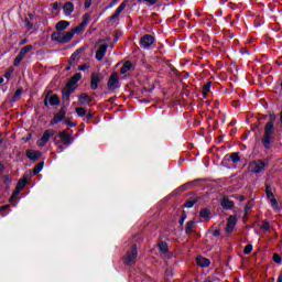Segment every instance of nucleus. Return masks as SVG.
<instances>
[{
  "mask_svg": "<svg viewBox=\"0 0 282 282\" xmlns=\"http://www.w3.org/2000/svg\"><path fill=\"white\" fill-rule=\"evenodd\" d=\"M234 107H237V104H236V105H234Z\"/></svg>",
  "mask_w": 282,
  "mask_h": 282,
  "instance_id": "obj_62",
  "label": "nucleus"
},
{
  "mask_svg": "<svg viewBox=\"0 0 282 282\" xmlns=\"http://www.w3.org/2000/svg\"><path fill=\"white\" fill-rule=\"evenodd\" d=\"M131 67H133V64L131 62H126L121 67V74H127L128 72H131Z\"/></svg>",
  "mask_w": 282,
  "mask_h": 282,
  "instance_id": "obj_28",
  "label": "nucleus"
},
{
  "mask_svg": "<svg viewBox=\"0 0 282 282\" xmlns=\"http://www.w3.org/2000/svg\"><path fill=\"white\" fill-rule=\"evenodd\" d=\"M23 58H24V57H23L22 55H20V53H19V54L17 55L14 62H13L14 67L21 65V61H23Z\"/></svg>",
  "mask_w": 282,
  "mask_h": 282,
  "instance_id": "obj_37",
  "label": "nucleus"
},
{
  "mask_svg": "<svg viewBox=\"0 0 282 282\" xmlns=\"http://www.w3.org/2000/svg\"><path fill=\"white\" fill-rule=\"evenodd\" d=\"M116 3H118V0H112V3H110V8H113V6H116Z\"/></svg>",
  "mask_w": 282,
  "mask_h": 282,
  "instance_id": "obj_51",
  "label": "nucleus"
},
{
  "mask_svg": "<svg viewBox=\"0 0 282 282\" xmlns=\"http://www.w3.org/2000/svg\"><path fill=\"white\" fill-rule=\"evenodd\" d=\"M4 182L7 183V184H10V176H4Z\"/></svg>",
  "mask_w": 282,
  "mask_h": 282,
  "instance_id": "obj_50",
  "label": "nucleus"
},
{
  "mask_svg": "<svg viewBox=\"0 0 282 282\" xmlns=\"http://www.w3.org/2000/svg\"><path fill=\"white\" fill-rule=\"evenodd\" d=\"M89 19H90L89 13L84 14L82 23L78 26H75L74 29L70 30V32H73V36L75 34H80V32H83L85 28H87V25L89 24Z\"/></svg>",
  "mask_w": 282,
  "mask_h": 282,
  "instance_id": "obj_7",
  "label": "nucleus"
},
{
  "mask_svg": "<svg viewBox=\"0 0 282 282\" xmlns=\"http://www.w3.org/2000/svg\"><path fill=\"white\" fill-rule=\"evenodd\" d=\"M91 1L93 0H85V8L87 9V8H91Z\"/></svg>",
  "mask_w": 282,
  "mask_h": 282,
  "instance_id": "obj_47",
  "label": "nucleus"
},
{
  "mask_svg": "<svg viewBox=\"0 0 282 282\" xmlns=\"http://www.w3.org/2000/svg\"><path fill=\"white\" fill-rule=\"evenodd\" d=\"M75 111L79 118L87 116V110H85V108H76Z\"/></svg>",
  "mask_w": 282,
  "mask_h": 282,
  "instance_id": "obj_35",
  "label": "nucleus"
},
{
  "mask_svg": "<svg viewBox=\"0 0 282 282\" xmlns=\"http://www.w3.org/2000/svg\"><path fill=\"white\" fill-rule=\"evenodd\" d=\"M6 208H8V206H1V207H0V213L3 212V210H6Z\"/></svg>",
  "mask_w": 282,
  "mask_h": 282,
  "instance_id": "obj_53",
  "label": "nucleus"
},
{
  "mask_svg": "<svg viewBox=\"0 0 282 282\" xmlns=\"http://www.w3.org/2000/svg\"><path fill=\"white\" fill-rule=\"evenodd\" d=\"M64 10V14L66 17H69V14H72V12H74V3L72 2H66L63 7Z\"/></svg>",
  "mask_w": 282,
  "mask_h": 282,
  "instance_id": "obj_23",
  "label": "nucleus"
},
{
  "mask_svg": "<svg viewBox=\"0 0 282 282\" xmlns=\"http://www.w3.org/2000/svg\"><path fill=\"white\" fill-rule=\"evenodd\" d=\"M159 250L160 252H162L163 254H166V252H169V245L166 242H161L159 245Z\"/></svg>",
  "mask_w": 282,
  "mask_h": 282,
  "instance_id": "obj_31",
  "label": "nucleus"
},
{
  "mask_svg": "<svg viewBox=\"0 0 282 282\" xmlns=\"http://www.w3.org/2000/svg\"><path fill=\"white\" fill-rule=\"evenodd\" d=\"M250 252H252V245H247L245 247L243 253L245 254H250Z\"/></svg>",
  "mask_w": 282,
  "mask_h": 282,
  "instance_id": "obj_42",
  "label": "nucleus"
},
{
  "mask_svg": "<svg viewBox=\"0 0 282 282\" xmlns=\"http://www.w3.org/2000/svg\"><path fill=\"white\" fill-rule=\"evenodd\" d=\"M230 160L234 164L241 162V158H239V153L237 152L230 154Z\"/></svg>",
  "mask_w": 282,
  "mask_h": 282,
  "instance_id": "obj_32",
  "label": "nucleus"
},
{
  "mask_svg": "<svg viewBox=\"0 0 282 282\" xmlns=\"http://www.w3.org/2000/svg\"><path fill=\"white\" fill-rule=\"evenodd\" d=\"M69 69H72V65L66 67V72H69Z\"/></svg>",
  "mask_w": 282,
  "mask_h": 282,
  "instance_id": "obj_58",
  "label": "nucleus"
},
{
  "mask_svg": "<svg viewBox=\"0 0 282 282\" xmlns=\"http://www.w3.org/2000/svg\"><path fill=\"white\" fill-rule=\"evenodd\" d=\"M53 10H58V3L53 4Z\"/></svg>",
  "mask_w": 282,
  "mask_h": 282,
  "instance_id": "obj_52",
  "label": "nucleus"
},
{
  "mask_svg": "<svg viewBox=\"0 0 282 282\" xmlns=\"http://www.w3.org/2000/svg\"><path fill=\"white\" fill-rule=\"evenodd\" d=\"M26 25H28V28H29L30 30H32V23L26 22Z\"/></svg>",
  "mask_w": 282,
  "mask_h": 282,
  "instance_id": "obj_55",
  "label": "nucleus"
},
{
  "mask_svg": "<svg viewBox=\"0 0 282 282\" xmlns=\"http://www.w3.org/2000/svg\"><path fill=\"white\" fill-rule=\"evenodd\" d=\"M270 203L272 208H274V210H279V202H276V198H271Z\"/></svg>",
  "mask_w": 282,
  "mask_h": 282,
  "instance_id": "obj_38",
  "label": "nucleus"
},
{
  "mask_svg": "<svg viewBox=\"0 0 282 282\" xmlns=\"http://www.w3.org/2000/svg\"><path fill=\"white\" fill-rule=\"evenodd\" d=\"M274 139V121H269L264 127V135L262 138V144L265 149H270L272 140Z\"/></svg>",
  "mask_w": 282,
  "mask_h": 282,
  "instance_id": "obj_1",
  "label": "nucleus"
},
{
  "mask_svg": "<svg viewBox=\"0 0 282 282\" xmlns=\"http://www.w3.org/2000/svg\"><path fill=\"white\" fill-rule=\"evenodd\" d=\"M4 77H6L8 80H10V78L12 77V73H6V74H4Z\"/></svg>",
  "mask_w": 282,
  "mask_h": 282,
  "instance_id": "obj_49",
  "label": "nucleus"
},
{
  "mask_svg": "<svg viewBox=\"0 0 282 282\" xmlns=\"http://www.w3.org/2000/svg\"><path fill=\"white\" fill-rule=\"evenodd\" d=\"M278 282H282V271H281V274L278 278Z\"/></svg>",
  "mask_w": 282,
  "mask_h": 282,
  "instance_id": "obj_54",
  "label": "nucleus"
},
{
  "mask_svg": "<svg viewBox=\"0 0 282 282\" xmlns=\"http://www.w3.org/2000/svg\"><path fill=\"white\" fill-rule=\"evenodd\" d=\"M80 78H83V74L77 73L73 77H70V79L68 80V83L66 85L68 87H73L76 89V85L78 84V80H80Z\"/></svg>",
  "mask_w": 282,
  "mask_h": 282,
  "instance_id": "obj_17",
  "label": "nucleus"
},
{
  "mask_svg": "<svg viewBox=\"0 0 282 282\" xmlns=\"http://www.w3.org/2000/svg\"><path fill=\"white\" fill-rule=\"evenodd\" d=\"M273 261H274V263H281V261H282L281 256H279V253H274Z\"/></svg>",
  "mask_w": 282,
  "mask_h": 282,
  "instance_id": "obj_43",
  "label": "nucleus"
},
{
  "mask_svg": "<svg viewBox=\"0 0 282 282\" xmlns=\"http://www.w3.org/2000/svg\"><path fill=\"white\" fill-rule=\"evenodd\" d=\"M210 87H213V83L208 82L206 85L203 86V97L206 98L210 93Z\"/></svg>",
  "mask_w": 282,
  "mask_h": 282,
  "instance_id": "obj_30",
  "label": "nucleus"
},
{
  "mask_svg": "<svg viewBox=\"0 0 282 282\" xmlns=\"http://www.w3.org/2000/svg\"><path fill=\"white\" fill-rule=\"evenodd\" d=\"M138 259V249L135 246H132L130 250L126 253V257H123V263L126 265H133Z\"/></svg>",
  "mask_w": 282,
  "mask_h": 282,
  "instance_id": "obj_3",
  "label": "nucleus"
},
{
  "mask_svg": "<svg viewBox=\"0 0 282 282\" xmlns=\"http://www.w3.org/2000/svg\"><path fill=\"white\" fill-rule=\"evenodd\" d=\"M209 232L213 237H219L221 235V229L209 230Z\"/></svg>",
  "mask_w": 282,
  "mask_h": 282,
  "instance_id": "obj_40",
  "label": "nucleus"
},
{
  "mask_svg": "<svg viewBox=\"0 0 282 282\" xmlns=\"http://www.w3.org/2000/svg\"><path fill=\"white\" fill-rule=\"evenodd\" d=\"M102 83V74L100 73H91L90 75V89L96 91L98 89V84Z\"/></svg>",
  "mask_w": 282,
  "mask_h": 282,
  "instance_id": "obj_8",
  "label": "nucleus"
},
{
  "mask_svg": "<svg viewBox=\"0 0 282 282\" xmlns=\"http://www.w3.org/2000/svg\"><path fill=\"white\" fill-rule=\"evenodd\" d=\"M25 184H28V180L25 177L21 178L17 186H15V191L12 194V199H14V197H17V195H19V193H21L22 188H25Z\"/></svg>",
  "mask_w": 282,
  "mask_h": 282,
  "instance_id": "obj_14",
  "label": "nucleus"
},
{
  "mask_svg": "<svg viewBox=\"0 0 282 282\" xmlns=\"http://www.w3.org/2000/svg\"><path fill=\"white\" fill-rule=\"evenodd\" d=\"M267 197L268 199L274 198V194L272 193V189H270V186H267Z\"/></svg>",
  "mask_w": 282,
  "mask_h": 282,
  "instance_id": "obj_39",
  "label": "nucleus"
},
{
  "mask_svg": "<svg viewBox=\"0 0 282 282\" xmlns=\"http://www.w3.org/2000/svg\"><path fill=\"white\" fill-rule=\"evenodd\" d=\"M245 200H246V196H241L240 202H245Z\"/></svg>",
  "mask_w": 282,
  "mask_h": 282,
  "instance_id": "obj_57",
  "label": "nucleus"
},
{
  "mask_svg": "<svg viewBox=\"0 0 282 282\" xmlns=\"http://www.w3.org/2000/svg\"><path fill=\"white\" fill-rule=\"evenodd\" d=\"M76 88L69 87L68 85H66V87L62 90V95L63 98H66V100H69V96H72V94H74V90Z\"/></svg>",
  "mask_w": 282,
  "mask_h": 282,
  "instance_id": "obj_21",
  "label": "nucleus"
},
{
  "mask_svg": "<svg viewBox=\"0 0 282 282\" xmlns=\"http://www.w3.org/2000/svg\"><path fill=\"white\" fill-rule=\"evenodd\" d=\"M127 3H129V0H123L121 2V4L117 8L115 14L111 15V18H110L111 21H116V19H118V17H120V14L124 10V8H127Z\"/></svg>",
  "mask_w": 282,
  "mask_h": 282,
  "instance_id": "obj_15",
  "label": "nucleus"
},
{
  "mask_svg": "<svg viewBox=\"0 0 282 282\" xmlns=\"http://www.w3.org/2000/svg\"><path fill=\"white\" fill-rule=\"evenodd\" d=\"M22 94H23V89L20 88L18 90H15L14 95L9 98V102H11V104L17 102V100H19V98H21Z\"/></svg>",
  "mask_w": 282,
  "mask_h": 282,
  "instance_id": "obj_25",
  "label": "nucleus"
},
{
  "mask_svg": "<svg viewBox=\"0 0 282 282\" xmlns=\"http://www.w3.org/2000/svg\"><path fill=\"white\" fill-rule=\"evenodd\" d=\"M221 206L225 210H230L235 207V202L230 200L228 197H224L221 200Z\"/></svg>",
  "mask_w": 282,
  "mask_h": 282,
  "instance_id": "obj_18",
  "label": "nucleus"
},
{
  "mask_svg": "<svg viewBox=\"0 0 282 282\" xmlns=\"http://www.w3.org/2000/svg\"><path fill=\"white\" fill-rule=\"evenodd\" d=\"M200 217H203L204 219H208V217H210V210H208L207 208H203L199 213Z\"/></svg>",
  "mask_w": 282,
  "mask_h": 282,
  "instance_id": "obj_34",
  "label": "nucleus"
},
{
  "mask_svg": "<svg viewBox=\"0 0 282 282\" xmlns=\"http://www.w3.org/2000/svg\"><path fill=\"white\" fill-rule=\"evenodd\" d=\"M153 43H155V37L149 34L143 35L140 41V45L143 50H149Z\"/></svg>",
  "mask_w": 282,
  "mask_h": 282,
  "instance_id": "obj_10",
  "label": "nucleus"
},
{
  "mask_svg": "<svg viewBox=\"0 0 282 282\" xmlns=\"http://www.w3.org/2000/svg\"><path fill=\"white\" fill-rule=\"evenodd\" d=\"M107 87L109 91H116L120 87V79L118 78V73H112L108 79Z\"/></svg>",
  "mask_w": 282,
  "mask_h": 282,
  "instance_id": "obj_6",
  "label": "nucleus"
},
{
  "mask_svg": "<svg viewBox=\"0 0 282 282\" xmlns=\"http://www.w3.org/2000/svg\"><path fill=\"white\" fill-rule=\"evenodd\" d=\"M54 133H56L54 131V129H46L44 131L42 138L36 141V145L37 147H45V144H47V142H50V138H54Z\"/></svg>",
  "mask_w": 282,
  "mask_h": 282,
  "instance_id": "obj_4",
  "label": "nucleus"
},
{
  "mask_svg": "<svg viewBox=\"0 0 282 282\" xmlns=\"http://www.w3.org/2000/svg\"><path fill=\"white\" fill-rule=\"evenodd\" d=\"M145 3H149V6H155V3H158V0H142Z\"/></svg>",
  "mask_w": 282,
  "mask_h": 282,
  "instance_id": "obj_45",
  "label": "nucleus"
},
{
  "mask_svg": "<svg viewBox=\"0 0 282 282\" xmlns=\"http://www.w3.org/2000/svg\"><path fill=\"white\" fill-rule=\"evenodd\" d=\"M44 105L47 106V99H44Z\"/></svg>",
  "mask_w": 282,
  "mask_h": 282,
  "instance_id": "obj_61",
  "label": "nucleus"
},
{
  "mask_svg": "<svg viewBox=\"0 0 282 282\" xmlns=\"http://www.w3.org/2000/svg\"><path fill=\"white\" fill-rule=\"evenodd\" d=\"M249 166L252 173H263V171H265V167L268 166V162H264L262 160L252 161Z\"/></svg>",
  "mask_w": 282,
  "mask_h": 282,
  "instance_id": "obj_5",
  "label": "nucleus"
},
{
  "mask_svg": "<svg viewBox=\"0 0 282 282\" xmlns=\"http://www.w3.org/2000/svg\"><path fill=\"white\" fill-rule=\"evenodd\" d=\"M0 144H3V138H1V134H0Z\"/></svg>",
  "mask_w": 282,
  "mask_h": 282,
  "instance_id": "obj_59",
  "label": "nucleus"
},
{
  "mask_svg": "<svg viewBox=\"0 0 282 282\" xmlns=\"http://www.w3.org/2000/svg\"><path fill=\"white\" fill-rule=\"evenodd\" d=\"M196 263L199 268H208L210 265V260L204 257L196 258Z\"/></svg>",
  "mask_w": 282,
  "mask_h": 282,
  "instance_id": "obj_19",
  "label": "nucleus"
},
{
  "mask_svg": "<svg viewBox=\"0 0 282 282\" xmlns=\"http://www.w3.org/2000/svg\"><path fill=\"white\" fill-rule=\"evenodd\" d=\"M193 206H195L194 200H189V202L185 203V208H193Z\"/></svg>",
  "mask_w": 282,
  "mask_h": 282,
  "instance_id": "obj_44",
  "label": "nucleus"
},
{
  "mask_svg": "<svg viewBox=\"0 0 282 282\" xmlns=\"http://www.w3.org/2000/svg\"><path fill=\"white\" fill-rule=\"evenodd\" d=\"M78 54H80L79 51H75L72 56H70V59H69V65L72 67H76V63H78Z\"/></svg>",
  "mask_w": 282,
  "mask_h": 282,
  "instance_id": "obj_24",
  "label": "nucleus"
},
{
  "mask_svg": "<svg viewBox=\"0 0 282 282\" xmlns=\"http://www.w3.org/2000/svg\"><path fill=\"white\" fill-rule=\"evenodd\" d=\"M260 229H262L263 232H268V230H270V223L263 220L262 225H260Z\"/></svg>",
  "mask_w": 282,
  "mask_h": 282,
  "instance_id": "obj_36",
  "label": "nucleus"
},
{
  "mask_svg": "<svg viewBox=\"0 0 282 282\" xmlns=\"http://www.w3.org/2000/svg\"><path fill=\"white\" fill-rule=\"evenodd\" d=\"M42 171H43V162L35 165V167L33 169V175H39V173Z\"/></svg>",
  "mask_w": 282,
  "mask_h": 282,
  "instance_id": "obj_33",
  "label": "nucleus"
},
{
  "mask_svg": "<svg viewBox=\"0 0 282 282\" xmlns=\"http://www.w3.org/2000/svg\"><path fill=\"white\" fill-rule=\"evenodd\" d=\"M74 39V32L72 31H66V32H53L51 34V40L55 41L56 43H62V44H67L69 41Z\"/></svg>",
  "mask_w": 282,
  "mask_h": 282,
  "instance_id": "obj_2",
  "label": "nucleus"
},
{
  "mask_svg": "<svg viewBox=\"0 0 282 282\" xmlns=\"http://www.w3.org/2000/svg\"><path fill=\"white\" fill-rule=\"evenodd\" d=\"M91 102V97L87 93L79 95V105H89Z\"/></svg>",
  "mask_w": 282,
  "mask_h": 282,
  "instance_id": "obj_22",
  "label": "nucleus"
},
{
  "mask_svg": "<svg viewBox=\"0 0 282 282\" xmlns=\"http://www.w3.org/2000/svg\"><path fill=\"white\" fill-rule=\"evenodd\" d=\"M32 50H34V46L33 45H26L24 47L21 48L20 51V55H22L24 58H25V55L30 52H32Z\"/></svg>",
  "mask_w": 282,
  "mask_h": 282,
  "instance_id": "obj_29",
  "label": "nucleus"
},
{
  "mask_svg": "<svg viewBox=\"0 0 282 282\" xmlns=\"http://www.w3.org/2000/svg\"><path fill=\"white\" fill-rule=\"evenodd\" d=\"M91 118H94V113L88 112V113L86 115V119H87V120H91Z\"/></svg>",
  "mask_w": 282,
  "mask_h": 282,
  "instance_id": "obj_48",
  "label": "nucleus"
},
{
  "mask_svg": "<svg viewBox=\"0 0 282 282\" xmlns=\"http://www.w3.org/2000/svg\"><path fill=\"white\" fill-rule=\"evenodd\" d=\"M91 66L89 64L79 65L78 69L79 72H85L86 69H89Z\"/></svg>",
  "mask_w": 282,
  "mask_h": 282,
  "instance_id": "obj_41",
  "label": "nucleus"
},
{
  "mask_svg": "<svg viewBox=\"0 0 282 282\" xmlns=\"http://www.w3.org/2000/svg\"><path fill=\"white\" fill-rule=\"evenodd\" d=\"M184 221H186V214H183L180 220L181 226H184Z\"/></svg>",
  "mask_w": 282,
  "mask_h": 282,
  "instance_id": "obj_46",
  "label": "nucleus"
},
{
  "mask_svg": "<svg viewBox=\"0 0 282 282\" xmlns=\"http://www.w3.org/2000/svg\"><path fill=\"white\" fill-rule=\"evenodd\" d=\"M109 47V45L107 44H102L99 46V48L96 52L95 58L97 61H102L105 58V54H107V48Z\"/></svg>",
  "mask_w": 282,
  "mask_h": 282,
  "instance_id": "obj_12",
  "label": "nucleus"
},
{
  "mask_svg": "<svg viewBox=\"0 0 282 282\" xmlns=\"http://www.w3.org/2000/svg\"><path fill=\"white\" fill-rule=\"evenodd\" d=\"M193 230H195V221L189 220L186 223L185 232H186V235H191L193 232Z\"/></svg>",
  "mask_w": 282,
  "mask_h": 282,
  "instance_id": "obj_27",
  "label": "nucleus"
},
{
  "mask_svg": "<svg viewBox=\"0 0 282 282\" xmlns=\"http://www.w3.org/2000/svg\"><path fill=\"white\" fill-rule=\"evenodd\" d=\"M6 166H3V164L0 163V172L4 171Z\"/></svg>",
  "mask_w": 282,
  "mask_h": 282,
  "instance_id": "obj_56",
  "label": "nucleus"
},
{
  "mask_svg": "<svg viewBox=\"0 0 282 282\" xmlns=\"http://www.w3.org/2000/svg\"><path fill=\"white\" fill-rule=\"evenodd\" d=\"M65 108H61L59 111L54 116V118L51 120V124H58V122H62V120L65 118Z\"/></svg>",
  "mask_w": 282,
  "mask_h": 282,
  "instance_id": "obj_13",
  "label": "nucleus"
},
{
  "mask_svg": "<svg viewBox=\"0 0 282 282\" xmlns=\"http://www.w3.org/2000/svg\"><path fill=\"white\" fill-rule=\"evenodd\" d=\"M67 28H69V22H67L65 20L57 22L55 25V30L57 32H63L64 30H67Z\"/></svg>",
  "mask_w": 282,
  "mask_h": 282,
  "instance_id": "obj_20",
  "label": "nucleus"
},
{
  "mask_svg": "<svg viewBox=\"0 0 282 282\" xmlns=\"http://www.w3.org/2000/svg\"><path fill=\"white\" fill-rule=\"evenodd\" d=\"M58 138L62 140V143L65 147H69L74 142V138H72V133H69V131L67 130L59 132Z\"/></svg>",
  "mask_w": 282,
  "mask_h": 282,
  "instance_id": "obj_9",
  "label": "nucleus"
},
{
  "mask_svg": "<svg viewBox=\"0 0 282 282\" xmlns=\"http://www.w3.org/2000/svg\"><path fill=\"white\" fill-rule=\"evenodd\" d=\"M0 85H3V78H0Z\"/></svg>",
  "mask_w": 282,
  "mask_h": 282,
  "instance_id": "obj_60",
  "label": "nucleus"
},
{
  "mask_svg": "<svg viewBox=\"0 0 282 282\" xmlns=\"http://www.w3.org/2000/svg\"><path fill=\"white\" fill-rule=\"evenodd\" d=\"M48 104L51 107H55L56 105H61V99L58 98V95H53L48 98Z\"/></svg>",
  "mask_w": 282,
  "mask_h": 282,
  "instance_id": "obj_26",
  "label": "nucleus"
},
{
  "mask_svg": "<svg viewBox=\"0 0 282 282\" xmlns=\"http://www.w3.org/2000/svg\"><path fill=\"white\" fill-rule=\"evenodd\" d=\"M236 226H237V217L230 216L227 220V227H226L227 235H231Z\"/></svg>",
  "mask_w": 282,
  "mask_h": 282,
  "instance_id": "obj_11",
  "label": "nucleus"
},
{
  "mask_svg": "<svg viewBox=\"0 0 282 282\" xmlns=\"http://www.w3.org/2000/svg\"><path fill=\"white\" fill-rule=\"evenodd\" d=\"M26 158L32 160V162H36L41 158V151L37 150H26Z\"/></svg>",
  "mask_w": 282,
  "mask_h": 282,
  "instance_id": "obj_16",
  "label": "nucleus"
}]
</instances>
